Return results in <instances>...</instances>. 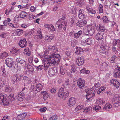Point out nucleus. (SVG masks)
<instances>
[{
    "label": "nucleus",
    "instance_id": "obj_1",
    "mask_svg": "<svg viewBox=\"0 0 120 120\" xmlns=\"http://www.w3.org/2000/svg\"><path fill=\"white\" fill-rule=\"evenodd\" d=\"M6 95H4L3 94L0 93V103H3L4 105H8L9 101H12L15 100L14 94H10L8 97V100H7Z\"/></svg>",
    "mask_w": 120,
    "mask_h": 120
},
{
    "label": "nucleus",
    "instance_id": "obj_2",
    "mask_svg": "<svg viewBox=\"0 0 120 120\" xmlns=\"http://www.w3.org/2000/svg\"><path fill=\"white\" fill-rule=\"evenodd\" d=\"M52 55L49 57L46 58L48 59V61L50 66L53 64H56V63H58L59 62L60 56L58 54H55L53 53H52Z\"/></svg>",
    "mask_w": 120,
    "mask_h": 120
},
{
    "label": "nucleus",
    "instance_id": "obj_3",
    "mask_svg": "<svg viewBox=\"0 0 120 120\" xmlns=\"http://www.w3.org/2000/svg\"><path fill=\"white\" fill-rule=\"evenodd\" d=\"M42 62V63L43 65H40L38 66H35L37 70L40 71L42 70L44 68V70H46L48 69L50 66L49 64L48 61V59L46 58H44L43 59H41Z\"/></svg>",
    "mask_w": 120,
    "mask_h": 120
},
{
    "label": "nucleus",
    "instance_id": "obj_4",
    "mask_svg": "<svg viewBox=\"0 0 120 120\" xmlns=\"http://www.w3.org/2000/svg\"><path fill=\"white\" fill-rule=\"evenodd\" d=\"M64 88L62 87L60 88L58 90V96L61 99H65L69 95V92L65 91Z\"/></svg>",
    "mask_w": 120,
    "mask_h": 120
},
{
    "label": "nucleus",
    "instance_id": "obj_5",
    "mask_svg": "<svg viewBox=\"0 0 120 120\" xmlns=\"http://www.w3.org/2000/svg\"><path fill=\"white\" fill-rule=\"evenodd\" d=\"M56 24L57 25H58V27L59 30H61L63 28L64 30H66V22L64 21L63 19L61 18L59 19L57 22Z\"/></svg>",
    "mask_w": 120,
    "mask_h": 120
},
{
    "label": "nucleus",
    "instance_id": "obj_6",
    "mask_svg": "<svg viewBox=\"0 0 120 120\" xmlns=\"http://www.w3.org/2000/svg\"><path fill=\"white\" fill-rule=\"evenodd\" d=\"M5 63L7 66L9 68L16 69V64L14 63L12 59L10 58H7L5 60Z\"/></svg>",
    "mask_w": 120,
    "mask_h": 120
},
{
    "label": "nucleus",
    "instance_id": "obj_7",
    "mask_svg": "<svg viewBox=\"0 0 120 120\" xmlns=\"http://www.w3.org/2000/svg\"><path fill=\"white\" fill-rule=\"evenodd\" d=\"M82 34V32L81 30L79 31L76 33H75L74 31H72L70 33L69 35L71 37L78 39L81 36Z\"/></svg>",
    "mask_w": 120,
    "mask_h": 120
},
{
    "label": "nucleus",
    "instance_id": "obj_8",
    "mask_svg": "<svg viewBox=\"0 0 120 120\" xmlns=\"http://www.w3.org/2000/svg\"><path fill=\"white\" fill-rule=\"evenodd\" d=\"M22 77V75H19L16 74L15 75H14L11 77V80L13 82V84H15L18 81H19L21 79V78Z\"/></svg>",
    "mask_w": 120,
    "mask_h": 120
},
{
    "label": "nucleus",
    "instance_id": "obj_9",
    "mask_svg": "<svg viewBox=\"0 0 120 120\" xmlns=\"http://www.w3.org/2000/svg\"><path fill=\"white\" fill-rule=\"evenodd\" d=\"M57 70L56 67L50 68L48 72L49 75L51 77L57 74Z\"/></svg>",
    "mask_w": 120,
    "mask_h": 120
},
{
    "label": "nucleus",
    "instance_id": "obj_10",
    "mask_svg": "<svg viewBox=\"0 0 120 120\" xmlns=\"http://www.w3.org/2000/svg\"><path fill=\"white\" fill-rule=\"evenodd\" d=\"M77 85L80 88L82 89L85 87L84 80L81 79H79L77 81Z\"/></svg>",
    "mask_w": 120,
    "mask_h": 120
},
{
    "label": "nucleus",
    "instance_id": "obj_11",
    "mask_svg": "<svg viewBox=\"0 0 120 120\" xmlns=\"http://www.w3.org/2000/svg\"><path fill=\"white\" fill-rule=\"evenodd\" d=\"M16 60L18 63H19L21 64H22L23 67H25V68L28 66V63L22 59L18 58L16 59Z\"/></svg>",
    "mask_w": 120,
    "mask_h": 120
},
{
    "label": "nucleus",
    "instance_id": "obj_12",
    "mask_svg": "<svg viewBox=\"0 0 120 120\" xmlns=\"http://www.w3.org/2000/svg\"><path fill=\"white\" fill-rule=\"evenodd\" d=\"M84 62V58L83 57H78L76 60V64L78 66L82 65Z\"/></svg>",
    "mask_w": 120,
    "mask_h": 120
},
{
    "label": "nucleus",
    "instance_id": "obj_13",
    "mask_svg": "<svg viewBox=\"0 0 120 120\" xmlns=\"http://www.w3.org/2000/svg\"><path fill=\"white\" fill-rule=\"evenodd\" d=\"M19 45L21 48L25 47L27 45V41L26 39H22L19 42Z\"/></svg>",
    "mask_w": 120,
    "mask_h": 120
},
{
    "label": "nucleus",
    "instance_id": "obj_14",
    "mask_svg": "<svg viewBox=\"0 0 120 120\" xmlns=\"http://www.w3.org/2000/svg\"><path fill=\"white\" fill-rule=\"evenodd\" d=\"M92 90L91 91H90V92L88 93V94L86 95V98L88 100H89L91 98L94 97L95 90H94V92L92 91Z\"/></svg>",
    "mask_w": 120,
    "mask_h": 120
},
{
    "label": "nucleus",
    "instance_id": "obj_15",
    "mask_svg": "<svg viewBox=\"0 0 120 120\" xmlns=\"http://www.w3.org/2000/svg\"><path fill=\"white\" fill-rule=\"evenodd\" d=\"M105 31H99L97 33L95 37L96 39L99 40L103 38V35Z\"/></svg>",
    "mask_w": 120,
    "mask_h": 120
},
{
    "label": "nucleus",
    "instance_id": "obj_16",
    "mask_svg": "<svg viewBox=\"0 0 120 120\" xmlns=\"http://www.w3.org/2000/svg\"><path fill=\"white\" fill-rule=\"evenodd\" d=\"M76 99L74 98H71L69 100V102L68 103V105L70 107L73 106L76 103Z\"/></svg>",
    "mask_w": 120,
    "mask_h": 120
},
{
    "label": "nucleus",
    "instance_id": "obj_17",
    "mask_svg": "<svg viewBox=\"0 0 120 120\" xmlns=\"http://www.w3.org/2000/svg\"><path fill=\"white\" fill-rule=\"evenodd\" d=\"M18 98H17L18 100L20 101H22L23 100V98H25V95L24 93L22 91L18 93Z\"/></svg>",
    "mask_w": 120,
    "mask_h": 120
},
{
    "label": "nucleus",
    "instance_id": "obj_18",
    "mask_svg": "<svg viewBox=\"0 0 120 120\" xmlns=\"http://www.w3.org/2000/svg\"><path fill=\"white\" fill-rule=\"evenodd\" d=\"M120 44V41L119 39H111L110 42V45L111 46H114L116 45L117 43Z\"/></svg>",
    "mask_w": 120,
    "mask_h": 120
},
{
    "label": "nucleus",
    "instance_id": "obj_19",
    "mask_svg": "<svg viewBox=\"0 0 120 120\" xmlns=\"http://www.w3.org/2000/svg\"><path fill=\"white\" fill-rule=\"evenodd\" d=\"M115 72L114 77H118L120 79V67L117 68L115 69Z\"/></svg>",
    "mask_w": 120,
    "mask_h": 120
},
{
    "label": "nucleus",
    "instance_id": "obj_20",
    "mask_svg": "<svg viewBox=\"0 0 120 120\" xmlns=\"http://www.w3.org/2000/svg\"><path fill=\"white\" fill-rule=\"evenodd\" d=\"M108 65L107 63H103L100 66V70L101 71L107 70L108 68Z\"/></svg>",
    "mask_w": 120,
    "mask_h": 120
},
{
    "label": "nucleus",
    "instance_id": "obj_21",
    "mask_svg": "<svg viewBox=\"0 0 120 120\" xmlns=\"http://www.w3.org/2000/svg\"><path fill=\"white\" fill-rule=\"evenodd\" d=\"M86 21H82L77 22L76 24V25L77 26L81 27L84 26L86 25Z\"/></svg>",
    "mask_w": 120,
    "mask_h": 120
},
{
    "label": "nucleus",
    "instance_id": "obj_22",
    "mask_svg": "<svg viewBox=\"0 0 120 120\" xmlns=\"http://www.w3.org/2000/svg\"><path fill=\"white\" fill-rule=\"evenodd\" d=\"M112 105L109 103H107L103 107V109L104 111H106L112 108Z\"/></svg>",
    "mask_w": 120,
    "mask_h": 120
},
{
    "label": "nucleus",
    "instance_id": "obj_23",
    "mask_svg": "<svg viewBox=\"0 0 120 120\" xmlns=\"http://www.w3.org/2000/svg\"><path fill=\"white\" fill-rule=\"evenodd\" d=\"M93 41V38H89L83 42H82V44L83 42H85L88 45H90L92 44Z\"/></svg>",
    "mask_w": 120,
    "mask_h": 120
},
{
    "label": "nucleus",
    "instance_id": "obj_24",
    "mask_svg": "<svg viewBox=\"0 0 120 120\" xmlns=\"http://www.w3.org/2000/svg\"><path fill=\"white\" fill-rule=\"evenodd\" d=\"M84 51L83 49L79 47L76 48L75 53L77 54H82Z\"/></svg>",
    "mask_w": 120,
    "mask_h": 120
},
{
    "label": "nucleus",
    "instance_id": "obj_25",
    "mask_svg": "<svg viewBox=\"0 0 120 120\" xmlns=\"http://www.w3.org/2000/svg\"><path fill=\"white\" fill-rule=\"evenodd\" d=\"M96 29L99 31H105L106 30L105 28L101 24H99V25L97 26L96 27Z\"/></svg>",
    "mask_w": 120,
    "mask_h": 120
},
{
    "label": "nucleus",
    "instance_id": "obj_26",
    "mask_svg": "<svg viewBox=\"0 0 120 120\" xmlns=\"http://www.w3.org/2000/svg\"><path fill=\"white\" fill-rule=\"evenodd\" d=\"M54 38L53 36H45V39L46 41L50 42L51 40L52 39Z\"/></svg>",
    "mask_w": 120,
    "mask_h": 120
},
{
    "label": "nucleus",
    "instance_id": "obj_27",
    "mask_svg": "<svg viewBox=\"0 0 120 120\" xmlns=\"http://www.w3.org/2000/svg\"><path fill=\"white\" fill-rule=\"evenodd\" d=\"M47 26L48 29L53 32L54 31L56 30V29L54 28V26L52 24L46 25L45 26Z\"/></svg>",
    "mask_w": 120,
    "mask_h": 120
},
{
    "label": "nucleus",
    "instance_id": "obj_28",
    "mask_svg": "<svg viewBox=\"0 0 120 120\" xmlns=\"http://www.w3.org/2000/svg\"><path fill=\"white\" fill-rule=\"evenodd\" d=\"M101 86V84H100L99 82L95 83L94 86L93 87L92 90H94V89H95V90H97Z\"/></svg>",
    "mask_w": 120,
    "mask_h": 120
},
{
    "label": "nucleus",
    "instance_id": "obj_29",
    "mask_svg": "<svg viewBox=\"0 0 120 120\" xmlns=\"http://www.w3.org/2000/svg\"><path fill=\"white\" fill-rule=\"evenodd\" d=\"M50 50L53 52L54 53L57 52L58 48L55 45H54L51 47Z\"/></svg>",
    "mask_w": 120,
    "mask_h": 120
},
{
    "label": "nucleus",
    "instance_id": "obj_30",
    "mask_svg": "<svg viewBox=\"0 0 120 120\" xmlns=\"http://www.w3.org/2000/svg\"><path fill=\"white\" fill-rule=\"evenodd\" d=\"M60 72L61 74L64 75L66 72V70L64 67L61 66L60 68Z\"/></svg>",
    "mask_w": 120,
    "mask_h": 120
},
{
    "label": "nucleus",
    "instance_id": "obj_31",
    "mask_svg": "<svg viewBox=\"0 0 120 120\" xmlns=\"http://www.w3.org/2000/svg\"><path fill=\"white\" fill-rule=\"evenodd\" d=\"M43 88L42 85L39 83L36 85V90L38 91H40Z\"/></svg>",
    "mask_w": 120,
    "mask_h": 120
},
{
    "label": "nucleus",
    "instance_id": "obj_32",
    "mask_svg": "<svg viewBox=\"0 0 120 120\" xmlns=\"http://www.w3.org/2000/svg\"><path fill=\"white\" fill-rule=\"evenodd\" d=\"M105 102V101L103 100L102 98H98L97 101V103L99 105H103Z\"/></svg>",
    "mask_w": 120,
    "mask_h": 120
},
{
    "label": "nucleus",
    "instance_id": "obj_33",
    "mask_svg": "<svg viewBox=\"0 0 120 120\" xmlns=\"http://www.w3.org/2000/svg\"><path fill=\"white\" fill-rule=\"evenodd\" d=\"M90 28V27H84L83 28V32L86 35H88L89 29Z\"/></svg>",
    "mask_w": 120,
    "mask_h": 120
},
{
    "label": "nucleus",
    "instance_id": "obj_34",
    "mask_svg": "<svg viewBox=\"0 0 120 120\" xmlns=\"http://www.w3.org/2000/svg\"><path fill=\"white\" fill-rule=\"evenodd\" d=\"M83 106L81 105H79L77 106L75 109L74 110L75 112H77L83 108Z\"/></svg>",
    "mask_w": 120,
    "mask_h": 120
},
{
    "label": "nucleus",
    "instance_id": "obj_35",
    "mask_svg": "<svg viewBox=\"0 0 120 120\" xmlns=\"http://www.w3.org/2000/svg\"><path fill=\"white\" fill-rule=\"evenodd\" d=\"M8 56V54L6 52L1 53L0 54V58L1 59L5 58Z\"/></svg>",
    "mask_w": 120,
    "mask_h": 120
},
{
    "label": "nucleus",
    "instance_id": "obj_36",
    "mask_svg": "<svg viewBox=\"0 0 120 120\" xmlns=\"http://www.w3.org/2000/svg\"><path fill=\"white\" fill-rule=\"evenodd\" d=\"M27 15V13L23 11H21V13L20 14V16L21 18H24Z\"/></svg>",
    "mask_w": 120,
    "mask_h": 120
},
{
    "label": "nucleus",
    "instance_id": "obj_37",
    "mask_svg": "<svg viewBox=\"0 0 120 120\" xmlns=\"http://www.w3.org/2000/svg\"><path fill=\"white\" fill-rule=\"evenodd\" d=\"M16 31L18 35L20 36L23 34V31L21 29H17Z\"/></svg>",
    "mask_w": 120,
    "mask_h": 120
},
{
    "label": "nucleus",
    "instance_id": "obj_38",
    "mask_svg": "<svg viewBox=\"0 0 120 120\" xmlns=\"http://www.w3.org/2000/svg\"><path fill=\"white\" fill-rule=\"evenodd\" d=\"M103 6L102 4H100L98 7V10L100 13H102L103 12Z\"/></svg>",
    "mask_w": 120,
    "mask_h": 120
},
{
    "label": "nucleus",
    "instance_id": "obj_39",
    "mask_svg": "<svg viewBox=\"0 0 120 120\" xmlns=\"http://www.w3.org/2000/svg\"><path fill=\"white\" fill-rule=\"evenodd\" d=\"M27 114L25 113H23L22 114L18 115V117L19 118L21 119H23L26 117Z\"/></svg>",
    "mask_w": 120,
    "mask_h": 120
},
{
    "label": "nucleus",
    "instance_id": "obj_40",
    "mask_svg": "<svg viewBox=\"0 0 120 120\" xmlns=\"http://www.w3.org/2000/svg\"><path fill=\"white\" fill-rule=\"evenodd\" d=\"M27 67L28 70L31 71H34V69L33 65H29L27 66Z\"/></svg>",
    "mask_w": 120,
    "mask_h": 120
},
{
    "label": "nucleus",
    "instance_id": "obj_41",
    "mask_svg": "<svg viewBox=\"0 0 120 120\" xmlns=\"http://www.w3.org/2000/svg\"><path fill=\"white\" fill-rule=\"evenodd\" d=\"M88 35L92 36L93 35L94 32V30L93 28H89Z\"/></svg>",
    "mask_w": 120,
    "mask_h": 120
},
{
    "label": "nucleus",
    "instance_id": "obj_42",
    "mask_svg": "<svg viewBox=\"0 0 120 120\" xmlns=\"http://www.w3.org/2000/svg\"><path fill=\"white\" fill-rule=\"evenodd\" d=\"M106 51V49L104 47H101L100 50V52L102 54H105Z\"/></svg>",
    "mask_w": 120,
    "mask_h": 120
},
{
    "label": "nucleus",
    "instance_id": "obj_43",
    "mask_svg": "<svg viewBox=\"0 0 120 120\" xmlns=\"http://www.w3.org/2000/svg\"><path fill=\"white\" fill-rule=\"evenodd\" d=\"M102 19L103 22L104 23H107L109 21L106 16H104L103 17Z\"/></svg>",
    "mask_w": 120,
    "mask_h": 120
},
{
    "label": "nucleus",
    "instance_id": "obj_44",
    "mask_svg": "<svg viewBox=\"0 0 120 120\" xmlns=\"http://www.w3.org/2000/svg\"><path fill=\"white\" fill-rule=\"evenodd\" d=\"M117 57L116 55H113L111 58V63H113L115 62V60Z\"/></svg>",
    "mask_w": 120,
    "mask_h": 120
},
{
    "label": "nucleus",
    "instance_id": "obj_45",
    "mask_svg": "<svg viewBox=\"0 0 120 120\" xmlns=\"http://www.w3.org/2000/svg\"><path fill=\"white\" fill-rule=\"evenodd\" d=\"M116 80L114 79H112L111 80L110 82L111 83L110 84H111L112 86H114L115 84H116Z\"/></svg>",
    "mask_w": 120,
    "mask_h": 120
},
{
    "label": "nucleus",
    "instance_id": "obj_46",
    "mask_svg": "<svg viewBox=\"0 0 120 120\" xmlns=\"http://www.w3.org/2000/svg\"><path fill=\"white\" fill-rule=\"evenodd\" d=\"M24 51L25 52H26V54L27 55L30 56V55L31 52L30 50H29L28 48H26L24 49Z\"/></svg>",
    "mask_w": 120,
    "mask_h": 120
},
{
    "label": "nucleus",
    "instance_id": "obj_47",
    "mask_svg": "<svg viewBox=\"0 0 120 120\" xmlns=\"http://www.w3.org/2000/svg\"><path fill=\"white\" fill-rule=\"evenodd\" d=\"M12 91L11 89L8 86H5V91L7 92H10Z\"/></svg>",
    "mask_w": 120,
    "mask_h": 120
},
{
    "label": "nucleus",
    "instance_id": "obj_48",
    "mask_svg": "<svg viewBox=\"0 0 120 120\" xmlns=\"http://www.w3.org/2000/svg\"><path fill=\"white\" fill-rule=\"evenodd\" d=\"M20 50L18 49H15L12 51V53L14 54H17L19 53Z\"/></svg>",
    "mask_w": 120,
    "mask_h": 120
},
{
    "label": "nucleus",
    "instance_id": "obj_49",
    "mask_svg": "<svg viewBox=\"0 0 120 120\" xmlns=\"http://www.w3.org/2000/svg\"><path fill=\"white\" fill-rule=\"evenodd\" d=\"M57 117L56 115H55L49 118V120H55L57 119Z\"/></svg>",
    "mask_w": 120,
    "mask_h": 120
},
{
    "label": "nucleus",
    "instance_id": "obj_50",
    "mask_svg": "<svg viewBox=\"0 0 120 120\" xmlns=\"http://www.w3.org/2000/svg\"><path fill=\"white\" fill-rule=\"evenodd\" d=\"M71 67V73H74L75 72V67H74V65H72Z\"/></svg>",
    "mask_w": 120,
    "mask_h": 120
},
{
    "label": "nucleus",
    "instance_id": "obj_51",
    "mask_svg": "<svg viewBox=\"0 0 120 120\" xmlns=\"http://www.w3.org/2000/svg\"><path fill=\"white\" fill-rule=\"evenodd\" d=\"M91 106H90L88 108H86L84 110L83 112H88V111H90V110H91Z\"/></svg>",
    "mask_w": 120,
    "mask_h": 120
},
{
    "label": "nucleus",
    "instance_id": "obj_52",
    "mask_svg": "<svg viewBox=\"0 0 120 120\" xmlns=\"http://www.w3.org/2000/svg\"><path fill=\"white\" fill-rule=\"evenodd\" d=\"M88 11L89 13L94 14L96 13V11H95L92 9H89Z\"/></svg>",
    "mask_w": 120,
    "mask_h": 120
},
{
    "label": "nucleus",
    "instance_id": "obj_53",
    "mask_svg": "<svg viewBox=\"0 0 120 120\" xmlns=\"http://www.w3.org/2000/svg\"><path fill=\"white\" fill-rule=\"evenodd\" d=\"M116 84H115L114 87L116 88H118L120 86V83L116 80Z\"/></svg>",
    "mask_w": 120,
    "mask_h": 120
},
{
    "label": "nucleus",
    "instance_id": "obj_54",
    "mask_svg": "<svg viewBox=\"0 0 120 120\" xmlns=\"http://www.w3.org/2000/svg\"><path fill=\"white\" fill-rule=\"evenodd\" d=\"M101 108V106L98 105L97 106L94 107L93 108L94 109V110L95 111L97 112L99 109Z\"/></svg>",
    "mask_w": 120,
    "mask_h": 120
},
{
    "label": "nucleus",
    "instance_id": "obj_55",
    "mask_svg": "<svg viewBox=\"0 0 120 120\" xmlns=\"http://www.w3.org/2000/svg\"><path fill=\"white\" fill-rule=\"evenodd\" d=\"M78 16L79 18L81 19H83L85 17V16L83 14H79Z\"/></svg>",
    "mask_w": 120,
    "mask_h": 120
},
{
    "label": "nucleus",
    "instance_id": "obj_56",
    "mask_svg": "<svg viewBox=\"0 0 120 120\" xmlns=\"http://www.w3.org/2000/svg\"><path fill=\"white\" fill-rule=\"evenodd\" d=\"M46 107H44L42 108H41L39 110L41 112H43L46 111Z\"/></svg>",
    "mask_w": 120,
    "mask_h": 120
},
{
    "label": "nucleus",
    "instance_id": "obj_57",
    "mask_svg": "<svg viewBox=\"0 0 120 120\" xmlns=\"http://www.w3.org/2000/svg\"><path fill=\"white\" fill-rule=\"evenodd\" d=\"M50 91L52 93L54 94L56 92V90L52 88L50 90Z\"/></svg>",
    "mask_w": 120,
    "mask_h": 120
},
{
    "label": "nucleus",
    "instance_id": "obj_58",
    "mask_svg": "<svg viewBox=\"0 0 120 120\" xmlns=\"http://www.w3.org/2000/svg\"><path fill=\"white\" fill-rule=\"evenodd\" d=\"M19 16L18 15H16L14 19V21L15 22H16V21H18L19 20Z\"/></svg>",
    "mask_w": 120,
    "mask_h": 120
},
{
    "label": "nucleus",
    "instance_id": "obj_59",
    "mask_svg": "<svg viewBox=\"0 0 120 120\" xmlns=\"http://www.w3.org/2000/svg\"><path fill=\"white\" fill-rule=\"evenodd\" d=\"M98 90L97 91V93L98 94H100V93H101V92H102V90L100 88H99L98 89Z\"/></svg>",
    "mask_w": 120,
    "mask_h": 120
},
{
    "label": "nucleus",
    "instance_id": "obj_60",
    "mask_svg": "<svg viewBox=\"0 0 120 120\" xmlns=\"http://www.w3.org/2000/svg\"><path fill=\"white\" fill-rule=\"evenodd\" d=\"M65 54L68 56H70L71 53L69 51H67L65 52Z\"/></svg>",
    "mask_w": 120,
    "mask_h": 120
},
{
    "label": "nucleus",
    "instance_id": "obj_61",
    "mask_svg": "<svg viewBox=\"0 0 120 120\" xmlns=\"http://www.w3.org/2000/svg\"><path fill=\"white\" fill-rule=\"evenodd\" d=\"M35 8L33 6H31L30 8V9L32 12H33L35 10Z\"/></svg>",
    "mask_w": 120,
    "mask_h": 120
},
{
    "label": "nucleus",
    "instance_id": "obj_62",
    "mask_svg": "<svg viewBox=\"0 0 120 120\" xmlns=\"http://www.w3.org/2000/svg\"><path fill=\"white\" fill-rule=\"evenodd\" d=\"M86 70L85 68H83V69L81 70H80V72L81 73H85Z\"/></svg>",
    "mask_w": 120,
    "mask_h": 120
},
{
    "label": "nucleus",
    "instance_id": "obj_63",
    "mask_svg": "<svg viewBox=\"0 0 120 120\" xmlns=\"http://www.w3.org/2000/svg\"><path fill=\"white\" fill-rule=\"evenodd\" d=\"M116 47H114L112 48V50L113 52H114L116 50Z\"/></svg>",
    "mask_w": 120,
    "mask_h": 120
},
{
    "label": "nucleus",
    "instance_id": "obj_64",
    "mask_svg": "<svg viewBox=\"0 0 120 120\" xmlns=\"http://www.w3.org/2000/svg\"><path fill=\"white\" fill-rule=\"evenodd\" d=\"M6 36V34L5 33L3 34L0 35V37L2 38H5Z\"/></svg>",
    "mask_w": 120,
    "mask_h": 120
}]
</instances>
